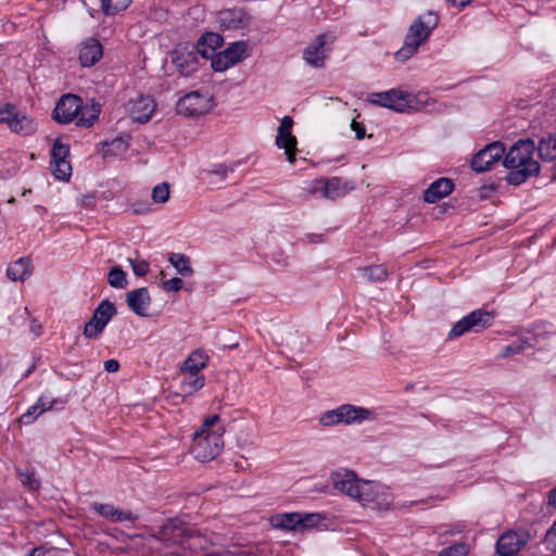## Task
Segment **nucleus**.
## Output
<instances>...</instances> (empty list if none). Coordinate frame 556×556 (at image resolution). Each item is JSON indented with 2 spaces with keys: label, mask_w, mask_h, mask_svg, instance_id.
<instances>
[{
  "label": "nucleus",
  "mask_w": 556,
  "mask_h": 556,
  "mask_svg": "<svg viewBox=\"0 0 556 556\" xmlns=\"http://www.w3.org/2000/svg\"><path fill=\"white\" fill-rule=\"evenodd\" d=\"M536 146L531 139H520L505 154L503 165L508 169L506 181L519 186L539 175L540 164L534 159Z\"/></svg>",
  "instance_id": "1"
},
{
  "label": "nucleus",
  "mask_w": 556,
  "mask_h": 556,
  "mask_svg": "<svg viewBox=\"0 0 556 556\" xmlns=\"http://www.w3.org/2000/svg\"><path fill=\"white\" fill-rule=\"evenodd\" d=\"M224 432L219 416H208L193 434L191 453L194 458L205 463L217 457L224 447Z\"/></svg>",
  "instance_id": "2"
},
{
  "label": "nucleus",
  "mask_w": 556,
  "mask_h": 556,
  "mask_svg": "<svg viewBox=\"0 0 556 556\" xmlns=\"http://www.w3.org/2000/svg\"><path fill=\"white\" fill-rule=\"evenodd\" d=\"M438 24L439 15L435 12L420 14L408 27L403 46L395 52V59L401 62L409 60L430 38Z\"/></svg>",
  "instance_id": "3"
},
{
  "label": "nucleus",
  "mask_w": 556,
  "mask_h": 556,
  "mask_svg": "<svg viewBox=\"0 0 556 556\" xmlns=\"http://www.w3.org/2000/svg\"><path fill=\"white\" fill-rule=\"evenodd\" d=\"M369 102L397 112L420 111L429 104V98L425 93L414 94L400 90H389L371 93Z\"/></svg>",
  "instance_id": "4"
},
{
  "label": "nucleus",
  "mask_w": 556,
  "mask_h": 556,
  "mask_svg": "<svg viewBox=\"0 0 556 556\" xmlns=\"http://www.w3.org/2000/svg\"><path fill=\"white\" fill-rule=\"evenodd\" d=\"M213 106L214 98L207 90H194L177 101L176 111L186 117H200L207 114Z\"/></svg>",
  "instance_id": "5"
},
{
  "label": "nucleus",
  "mask_w": 556,
  "mask_h": 556,
  "mask_svg": "<svg viewBox=\"0 0 556 556\" xmlns=\"http://www.w3.org/2000/svg\"><path fill=\"white\" fill-rule=\"evenodd\" d=\"M361 485L356 501L363 506L371 509H387L392 504L393 495L387 485L371 480H365Z\"/></svg>",
  "instance_id": "6"
},
{
  "label": "nucleus",
  "mask_w": 556,
  "mask_h": 556,
  "mask_svg": "<svg viewBox=\"0 0 556 556\" xmlns=\"http://www.w3.org/2000/svg\"><path fill=\"white\" fill-rule=\"evenodd\" d=\"M494 316L492 313L478 308L460 318L450 330L448 339H456L465 333L473 332L479 333L489 328L493 323Z\"/></svg>",
  "instance_id": "7"
},
{
  "label": "nucleus",
  "mask_w": 556,
  "mask_h": 556,
  "mask_svg": "<svg viewBox=\"0 0 556 556\" xmlns=\"http://www.w3.org/2000/svg\"><path fill=\"white\" fill-rule=\"evenodd\" d=\"M352 189L353 186L350 182L343 181L339 177H331L312 181L307 192L317 198L337 200L348 194Z\"/></svg>",
  "instance_id": "8"
},
{
  "label": "nucleus",
  "mask_w": 556,
  "mask_h": 556,
  "mask_svg": "<svg viewBox=\"0 0 556 556\" xmlns=\"http://www.w3.org/2000/svg\"><path fill=\"white\" fill-rule=\"evenodd\" d=\"M334 35L325 33L318 35L304 50L303 60L312 67L320 68L332 50Z\"/></svg>",
  "instance_id": "9"
},
{
  "label": "nucleus",
  "mask_w": 556,
  "mask_h": 556,
  "mask_svg": "<svg viewBox=\"0 0 556 556\" xmlns=\"http://www.w3.org/2000/svg\"><path fill=\"white\" fill-rule=\"evenodd\" d=\"M116 313V307L112 302L109 300L101 301L93 311L92 317L84 327V337L87 339L99 338Z\"/></svg>",
  "instance_id": "10"
},
{
  "label": "nucleus",
  "mask_w": 556,
  "mask_h": 556,
  "mask_svg": "<svg viewBox=\"0 0 556 556\" xmlns=\"http://www.w3.org/2000/svg\"><path fill=\"white\" fill-rule=\"evenodd\" d=\"M248 56V43L243 40L235 41L212 56L211 66L215 72H225Z\"/></svg>",
  "instance_id": "11"
},
{
  "label": "nucleus",
  "mask_w": 556,
  "mask_h": 556,
  "mask_svg": "<svg viewBox=\"0 0 556 556\" xmlns=\"http://www.w3.org/2000/svg\"><path fill=\"white\" fill-rule=\"evenodd\" d=\"M330 481L338 492L357 500L359 496L361 484L365 480L359 479L357 475L349 469H338L330 475Z\"/></svg>",
  "instance_id": "12"
},
{
  "label": "nucleus",
  "mask_w": 556,
  "mask_h": 556,
  "mask_svg": "<svg viewBox=\"0 0 556 556\" xmlns=\"http://www.w3.org/2000/svg\"><path fill=\"white\" fill-rule=\"evenodd\" d=\"M156 110V102L150 96L138 94L125 104L127 115L137 123H148Z\"/></svg>",
  "instance_id": "13"
},
{
  "label": "nucleus",
  "mask_w": 556,
  "mask_h": 556,
  "mask_svg": "<svg viewBox=\"0 0 556 556\" xmlns=\"http://www.w3.org/2000/svg\"><path fill=\"white\" fill-rule=\"evenodd\" d=\"M504 154V144L500 141L492 142L473 155L471 160V168L477 173L490 170Z\"/></svg>",
  "instance_id": "14"
},
{
  "label": "nucleus",
  "mask_w": 556,
  "mask_h": 556,
  "mask_svg": "<svg viewBox=\"0 0 556 556\" xmlns=\"http://www.w3.org/2000/svg\"><path fill=\"white\" fill-rule=\"evenodd\" d=\"M199 54L194 45L179 43L173 51V63L182 75H190L197 70Z\"/></svg>",
  "instance_id": "15"
},
{
  "label": "nucleus",
  "mask_w": 556,
  "mask_h": 556,
  "mask_svg": "<svg viewBox=\"0 0 556 556\" xmlns=\"http://www.w3.org/2000/svg\"><path fill=\"white\" fill-rule=\"evenodd\" d=\"M293 119L290 116L282 117L277 130L276 146L283 149L288 161L292 164L295 161L296 138L292 135Z\"/></svg>",
  "instance_id": "16"
},
{
  "label": "nucleus",
  "mask_w": 556,
  "mask_h": 556,
  "mask_svg": "<svg viewBox=\"0 0 556 556\" xmlns=\"http://www.w3.org/2000/svg\"><path fill=\"white\" fill-rule=\"evenodd\" d=\"M81 99L75 94H65L56 103L53 110V117L61 124H68L76 119Z\"/></svg>",
  "instance_id": "17"
},
{
  "label": "nucleus",
  "mask_w": 556,
  "mask_h": 556,
  "mask_svg": "<svg viewBox=\"0 0 556 556\" xmlns=\"http://www.w3.org/2000/svg\"><path fill=\"white\" fill-rule=\"evenodd\" d=\"M103 55V47L96 38H88L79 45L78 60L81 66L89 67L98 63Z\"/></svg>",
  "instance_id": "18"
},
{
  "label": "nucleus",
  "mask_w": 556,
  "mask_h": 556,
  "mask_svg": "<svg viewBox=\"0 0 556 556\" xmlns=\"http://www.w3.org/2000/svg\"><path fill=\"white\" fill-rule=\"evenodd\" d=\"M91 509L111 522L135 521L137 515L130 510H123L113 504L93 503Z\"/></svg>",
  "instance_id": "19"
},
{
  "label": "nucleus",
  "mask_w": 556,
  "mask_h": 556,
  "mask_svg": "<svg viewBox=\"0 0 556 556\" xmlns=\"http://www.w3.org/2000/svg\"><path fill=\"white\" fill-rule=\"evenodd\" d=\"M339 412L344 425L362 424L363 421L375 419L374 410L352 404L340 405Z\"/></svg>",
  "instance_id": "20"
},
{
  "label": "nucleus",
  "mask_w": 556,
  "mask_h": 556,
  "mask_svg": "<svg viewBox=\"0 0 556 556\" xmlns=\"http://www.w3.org/2000/svg\"><path fill=\"white\" fill-rule=\"evenodd\" d=\"M128 307L138 316H148L151 296L147 288L131 290L126 295Z\"/></svg>",
  "instance_id": "21"
},
{
  "label": "nucleus",
  "mask_w": 556,
  "mask_h": 556,
  "mask_svg": "<svg viewBox=\"0 0 556 556\" xmlns=\"http://www.w3.org/2000/svg\"><path fill=\"white\" fill-rule=\"evenodd\" d=\"M210 356L203 349L193 350L180 366V374H198L208 366Z\"/></svg>",
  "instance_id": "22"
},
{
  "label": "nucleus",
  "mask_w": 556,
  "mask_h": 556,
  "mask_svg": "<svg viewBox=\"0 0 556 556\" xmlns=\"http://www.w3.org/2000/svg\"><path fill=\"white\" fill-rule=\"evenodd\" d=\"M454 189V184L448 178H439L433 181L425 191L424 200L427 203H435L447 197Z\"/></svg>",
  "instance_id": "23"
},
{
  "label": "nucleus",
  "mask_w": 556,
  "mask_h": 556,
  "mask_svg": "<svg viewBox=\"0 0 556 556\" xmlns=\"http://www.w3.org/2000/svg\"><path fill=\"white\" fill-rule=\"evenodd\" d=\"M223 43L224 38L219 34L206 33L199 39L195 48L203 58L212 60V56L216 54V49L220 48Z\"/></svg>",
  "instance_id": "24"
},
{
  "label": "nucleus",
  "mask_w": 556,
  "mask_h": 556,
  "mask_svg": "<svg viewBox=\"0 0 556 556\" xmlns=\"http://www.w3.org/2000/svg\"><path fill=\"white\" fill-rule=\"evenodd\" d=\"M522 542L516 532L509 531L502 534L496 542V552L502 556H510L518 552Z\"/></svg>",
  "instance_id": "25"
},
{
  "label": "nucleus",
  "mask_w": 556,
  "mask_h": 556,
  "mask_svg": "<svg viewBox=\"0 0 556 556\" xmlns=\"http://www.w3.org/2000/svg\"><path fill=\"white\" fill-rule=\"evenodd\" d=\"M100 112L101 106L99 103L91 102L90 104L83 105L81 102L76 117V125L86 128L91 127L98 121Z\"/></svg>",
  "instance_id": "26"
},
{
  "label": "nucleus",
  "mask_w": 556,
  "mask_h": 556,
  "mask_svg": "<svg viewBox=\"0 0 556 556\" xmlns=\"http://www.w3.org/2000/svg\"><path fill=\"white\" fill-rule=\"evenodd\" d=\"M31 275L30 260L21 257L7 268V276L12 281H24Z\"/></svg>",
  "instance_id": "27"
},
{
  "label": "nucleus",
  "mask_w": 556,
  "mask_h": 556,
  "mask_svg": "<svg viewBox=\"0 0 556 556\" xmlns=\"http://www.w3.org/2000/svg\"><path fill=\"white\" fill-rule=\"evenodd\" d=\"M219 23L225 29H240L245 26V15L241 10H226L220 12Z\"/></svg>",
  "instance_id": "28"
},
{
  "label": "nucleus",
  "mask_w": 556,
  "mask_h": 556,
  "mask_svg": "<svg viewBox=\"0 0 556 556\" xmlns=\"http://www.w3.org/2000/svg\"><path fill=\"white\" fill-rule=\"evenodd\" d=\"M300 513L277 514L270 518V523L275 528L285 530H299L301 527Z\"/></svg>",
  "instance_id": "29"
},
{
  "label": "nucleus",
  "mask_w": 556,
  "mask_h": 556,
  "mask_svg": "<svg viewBox=\"0 0 556 556\" xmlns=\"http://www.w3.org/2000/svg\"><path fill=\"white\" fill-rule=\"evenodd\" d=\"M182 377L180 391L185 395H191L202 389L205 384V377L198 374H180Z\"/></svg>",
  "instance_id": "30"
},
{
  "label": "nucleus",
  "mask_w": 556,
  "mask_h": 556,
  "mask_svg": "<svg viewBox=\"0 0 556 556\" xmlns=\"http://www.w3.org/2000/svg\"><path fill=\"white\" fill-rule=\"evenodd\" d=\"M37 129V123L34 118L25 113L20 112L15 119L11 131L20 136H30Z\"/></svg>",
  "instance_id": "31"
},
{
  "label": "nucleus",
  "mask_w": 556,
  "mask_h": 556,
  "mask_svg": "<svg viewBox=\"0 0 556 556\" xmlns=\"http://www.w3.org/2000/svg\"><path fill=\"white\" fill-rule=\"evenodd\" d=\"M168 262L179 275L184 277H191L193 275V268L187 255L182 253H172L169 254Z\"/></svg>",
  "instance_id": "32"
},
{
  "label": "nucleus",
  "mask_w": 556,
  "mask_h": 556,
  "mask_svg": "<svg viewBox=\"0 0 556 556\" xmlns=\"http://www.w3.org/2000/svg\"><path fill=\"white\" fill-rule=\"evenodd\" d=\"M540 157L543 161H553L556 159V135L542 138L536 147Z\"/></svg>",
  "instance_id": "33"
},
{
  "label": "nucleus",
  "mask_w": 556,
  "mask_h": 556,
  "mask_svg": "<svg viewBox=\"0 0 556 556\" xmlns=\"http://www.w3.org/2000/svg\"><path fill=\"white\" fill-rule=\"evenodd\" d=\"M67 403L66 397H50L46 394L39 396L37 402L35 403L39 409L45 413L50 409L56 408L61 409L64 407V405Z\"/></svg>",
  "instance_id": "34"
},
{
  "label": "nucleus",
  "mask_w": 556,
  "mask_h": 556,
  "mask_svg": "<svg viewBox=\"0 0 556 556\" xmlns=\"http://www.w3.org/2000/svg\"><path fill=\"white\" fill-rule=\"evenodd\" d=\"M362 277L368 281L377 282L387 278L388 271L383 265L367 266L359 269Z\"/></svg>",
  "instance_id": "35"
},
{
  "label": "nucleus",
  "mask_w": 556,
  "mask_h": 556,
  "mask_svg": "<svg viewBox=\"0 0 556 556\" xmlns=\"http://www.w3.org/2000/svg\"><path fill=\"white\" fill-rule=\"evenodd\" d=\"M50 168L53 176L63 181H67L72 175V166L70 161H51Z\"/></svg>",
  "instance_id": "36"
},
{
  "label": "nucleus",
  "mask_w": 556,
  "mask_h": 556,
  "mask_svg": "<svg viewBox=\"0 0 556 556\" xmlns=\"http://www.w3.org/2000/svg\"><path fill=\"white\" fill-rule=\"evenodd\" d=\"M131 0H101V8L105 15H114L126 10Z\"/></svg>",
  "instance_id": "37"
},
{
  "label": "nucleus",
  "mask_w": 556,
  "mask_h": 556,
  "mask_svg": "<svg viewBox=\"0 0 556 556\" xmlns=\"http://www.w3.org/2000/svg\"><path fill=\"white\" fill-rule=\"evenodd\" d=\"M108 282L116 289H125L128 285L125 271L119 266H114L108 274Z\"/></svg>",
  "instance_id": "38"
},
{
  "label": "nucleus",
  "mask_w": 556,
  "mask_h": 556,
  "mask_svg": "<svg viewBox=\"0 0 556 556\" xmlns=\"http://www.w3.org/2000/svg\"><path fill=\"white\" fill-rule=\"evenodd\" d=\"M70 155V146L63 139L54 140L51 149V161H67Z\"/></svg>",
  "instance_id": "39"
},
{
  "label": "nucleus",
  "mask_w": 556,
  "mask_h": 556,
  "mask_svg": "<svg viewBox=\"0 0 556 556\" xmlns=\"http://www.w3.org/2000/svg\"><path fill=\"white\" fill-rule=\"evenodd\" d=\"M20 111L12 104L0 108V124L5 125L10 130L17 118Z\"/></svg>",
  "instance_id": "40"
},
{
  "label": "nucleus",
  "mask_w": 556,
  "mask_h": 556,
  "mask_svg": "<svg viewBox=\"0 0 556 556\" xmlns=\"http://www.w3.org/2000/svg\"><path fill=\"white\" fill-rule=\"evenodd\" d=\"M527 346H530L528 340L523 338H518L516 341L510 344L504 346L498 354V357L505 358L522 352Z\"/></svg>",
  "instance_id": "41"
},
{
  "label": "nucleus",
  "mask_w": 556,
  "mask_h": 556,
  "mask_svg": "<svg viewBox=\"0 0 556 556\" xmlns=\"http://www.w3.org/2000/svg\"><path fill=\"white\" fill-rule=\"evenodd\" d=\"M205 538L199 534H189L181 542V545L185 548H189L192 553H198L199 551L205 548Z\"/></svg>",
  "instance_id": "42"
},
{
  "label": "nucleus",
  "mask_w": 556,
  "mask_h": 556,
  "mask_svg": "<svg viewBox=\"0 0 556 556\" xmlns=\"http://www.w3.org/2000/svg\"><path fill=\"white\" fill-rule=\"evenodd\" d=\"M169 185L161 182L152 189L151 198L154 203L164 204L169 200Z\"/></svg>",
  "instance_id": "43"
},
{
  "label": "nucleus",
  "mask_w": 556,
  "mask_h": 556,
  "mask_svg": "<svg viewBox=\"0 0 556 556\" xmlns=\"http://www.w3.org/2000/svg\"><path fill=\"white\" fill-rule=\"evenodd\" d=\"M318 420L319 424L325 427H332L342 424L339 407L323 413Z\"/></svg>",
  "instance_id": "44"
},
{
  "label": "nucleus",
  "mask_w": 556,
  "mask_h": 556,
  "mask_svg": "<svg viewBox=\"0 0 556 556\" xmlns=\"http://www.w3.org/2000/svg\"><path fill=\"white\" fill-rule=\"evenodd\" d=\"M300 516L301 527L299 530L316 527L324 519L323 516L317 513H300Z\"/></svg>",
  "instance_id": "45"
},
{
  "label": "nucleus",
  "mask_w": 556,
  "mask_h": 556,
  "mask_svg": "<svg viewBox=\"0 0 556 556\" xmlns=\"http://www.w3.org/2000/svg\"><path fill=\"white\" fill-rule=\"evenodd\" d=\"M233 168L227 166L226 164H215L211 168L205 169L204 173L206 175L216 176L220 181L226 180L228 174L232 173Z\"/></svg>",
  "instance_id": "46"
},
{
  "label": "nucleus",
  "mask_w": 556,
  "mask_h": 556,
  "mask_svg": "<svg viewBox=\"0 0 556 556\" xmlns=\"http://www.w3.org/2000/svg\"><path fill=\"white\" fill-rule=\"evenodd\" d=\"M21 482L24 486L31 491L39 489L40 482L36 479L35 473L30 470H26L18 473Z\"/></svg>",
  "instance_id": "47"
},
{
  "label": "nucleus",
  "mask_w": 556,
  "mask_h": 556,
  "mask_svg": "<svg viewBox=\"0 0 556 556\" xmlns=\"http://www.w3.org/2000/svg\"><path fill=\"white\" fill-rule=\"evenodd\" d=\"M131 265L132 271L138 277L146 276L150 270V264L146 260H134L128 258Z\"/></svg>",
  "instance_id": "48"
},
{
  "label": "nucleus",
  "mask_w": 556,
  "mask_h": 556,
  "mask_svg": "<svg viewBox=\"0 0 556 556\" xmlns=\"http://www.w3.org/2000/svg\"><path fill=\"white\" fill-rule=\"evenodd\" d=\"M42 412L39 409V407L34 404L20 417V421L24 425H30L33 424Z\"/></svg>",
  "instance_id": "49"
},
{
  "label": "nucleus",
  "mask_w": 556,
  "mask_h": 556,
  "mask_svg": "<svg viewBox=\"0 0 556 556\" xmlns=\"http://www.w3.org/2000/svg\"><path fill=\"white\" fill-rule=\"evenodd\" d=\"M182 287H184V281H182V279H180L178 277H174L172 279H168V280H165L162 282V288L166 292H178L182 289Z\"/></svg>",
  "instance_id": "50"
},
{
  "label": "nucleus",
  "mask_w": 556,
  "mask_h": 556,
  "mask_svg": "<svg viewBox=\"0 0 556 556\" xmlns=\"http://www.w3.org/2000/svg\"><path fill=\"white\" fill-rule=\"evenodd\" d=\"M466 554L464 545H453L443 549L439 556H464Z\"/></svg>",
  "instance_id": "51"
},
{
  "label": "nucleus",
  "mask_w": 556,
  "mask_h": 556,
  "mask_svg": "<svg viewBox=\"0 0 556 556\" xmlns=\"http://www.w3.org/2000/svg\"><path fill=\"white\" fill-rule=\"evenodd\" d=\"M132 210L136 214H148L152 211L148 202L138 201L132 204Z\"/></svg>",
  "instance_id": "52"
},
{
  "label": "nucleus",
  "mask_w": 556,
  "mask_h": 556,
  "mask_svg": "<svg viewBox=\"0 0 556 556\" xmlns=\"http://www.w3.org/2000/svg\"><path fill=\"white\" fill-rule=\"evenodd\" d=\"M352 130L355 131V137L358 140H362L366 136L365 126L362 123L356 122L355 119L351 123Z\"/></svg>",
  "instance_id": "53"
},
{
  "label": "nucleus",
  "mask_w": 556,
  "mask_h": 556,
  "mask_svg": "<svg viewBox=\"0 0 556 556\" xmlns=\"http://www.w3.org/2000/svg\"><path fill=\"white\" fill-rule=\"evenodd\" d=\"M104 369L108 372H116L119 369V363L116 359H108L104 362Z\"/></svg>",
  "instance_id": "54"
},
{
  "label": "nucleus",
  "mask_w": 556,
  "mask_h": 556,
  "mask_svg": "<svg viewBox=\"0 0 556 556\" xmlns=\"http://www.w3.org/2000/svg\"><path fill=\"white\" fill-rule=\"evenodd\" d=\"M546 541L548 543H553L556 547V521L553 523L552 528L547 531Z\"/></svg>",
  "instance_id": "55"
},
{
  "label": "nucleus",
  "mask_w": 556,
  "mask_h": 556,
  "mask_svg": "<svg viewBox=\"0 0 556 556\" xmlns=\"http://www.w3.org/2000/svg\"><path fill=\"white\" fill-rule=\"evenodd\" d=\"M109 146L111 149H117L121 151H125L127 148L126 142L123 139H114Z\"/></svg>",
  "instance_id": "56"
},
{
  "label": "nucleus",
  "mask_w": 556,
  "mask_h": 556,
  "mask_svg": "<svg viewBox=\"0 0 556 556\" xmlns=\"http://www.w3.org/2000/svg\"><path fill=\"white\" fill-rule=\"evenodd\" d=\"M452 5L464 8L471 2V0H447Z\"/></svg>",
  "instance_id": "57"
},
{
  "label": "nucleus",
  "mask_w": 556,
  "mask_h": 556,
  "mask_svg": "<svg viewBox=\"0 0 556 556\" xmlns=\"http://www.w3.org/2000/svg\"><path fill=\"white\" fill-rule=\"evenodd\" d=\"M47 553L48 551L42 547H36L30 552L29 556H46Z\"/></svg>",
  "instance_id": "58"
},
{
  "label": "nucleus",
  "mask_w": 556,
  "mask_h": 556,
  "mask_svg": "<svg viewBox=\"0 0 556 556\" xmlns=\"http://www.w3.org/2000/svg\"><path fill=\"white\" fill-rule=\"evenodd\" d=\"M548 504L556 507V488L549 492Z\"/></svg>",
  "instance_id": "59"
},
{
  "label": "nucleus",
  "mask_w": 556,
  "mask_h": 556,
  "mask_svg": "<svg viewBox=\"0 0 556 556\" xmlns=\"http://www.w3.org/2000/svg\"><path fill=\"white\" fill-rule=\"evenodd\" d=\"M235 556H251L250 554L245 553V552H240L238 553L237 555Z\"/></svg>",
  "instance_id": "60"
},
{
  "label": "nucleus",
  "mask_w": 556,
  "mask_h": 556,
  "mask_svg": "<svg viewBox=\"0 0 556 556\" xmlns=\"http://www.w3.org/2000/svg\"><path fill=\"white\" fill-rule=\"evenodd\" d=\"M553 180H556V165L554 166V170H553Z\"/></svg>",
  "instance_id": "61"
}]
</instances>
